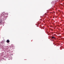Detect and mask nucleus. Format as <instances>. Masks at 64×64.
<instances>
[{"mask_svg": "<svg viewBox=\"0 0 64 64\" xmlns=\"http://www.w3.org/2000/svg\"><path fill=\"white\" fill-rule=\"evenodd\" d=\"M4 17H5V16H4Z\"/></svg>", "mask_w": 64, "mask_h": 64, "instance_id": "39448f33", "label": "nucleus"}, {"mask_svg": "<svg viewBox=\"0 0 64 64\" xmlns=\"http://www.w3.org/2000/svg\"><path fill=\"white\" fill-rule=\"evenodd\" d=\"M6 42L8 43H9L10 42V41L9 40H6Z\"/></svg>", "mask_w": 64, "mask_h": 64, "instance_id": "f257e3e1", "label": "nucleus"}, {"mask_svg": "<svg viewBox=\"0 0 64 64\" xmlns=\"http://www.w3.org/2000/svg\"><path fill=\"white\" fill-rule=\"evenodd\" d=\"M1 15L2 16H4V15H3V13H2V14H1Z\"/></svg>", "mask_w": 64, "mask_h": 64, "instance_id": "f03ea898", "label": "nucleus"}, {"mask_svg": "<svg viewBox=\"0 0 64 64\" xmlns=\"http://www.w3.org/2000/svg\"><path fill=\"white\" fill-rule=\"evenodd\" d=\"M2 20H0V24H1V23H2Z\"/></svg>", "mask_w": 64, "mask_h": 64, "instance_id": "20e7f679", "label": "nucleus"}, {"mask_svg": "<svg viewBox=\"0 0 64 64\" xmlns=\"http://www.w3.org/2000/svg\"><path fill=\"white\" fill-rule=\"evenodd\" d=\"M52 39H55V37L54 36H52Z\"/></svg>", "mask_w": 64, "mask_h": 64, "instance_id": "7ed1b4c3", "label": "nucleus"}]
</instances>
